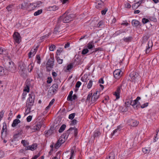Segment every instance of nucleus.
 <instances>
[{
  "instance_id": "nucleus-38",
  "label": "nucleus",
  "mask_w": 159,
  "mask_h": 159,
  "mask_svg": "<svg viewBox=\"0 0 159 159\" xmlns=\"http://www.w3.org/2000/svg\"><path fill=\"white\" fill-rule=\"evenodd\" d=\"M13 5L11 4L9 5L7 7V9L8 11H11L13 8Z\"/></svg>"
},
{
  "instance_id": "nucleus-48",
  "label": "nucleus",
  "mask_w": 159,
  "mask_h": 159,
  "mask_svg": "<svg viewBox=\"0 0 159 159\" xmlns=\"http://www.w3.org/2000/svg\"><path fill=\"white\" fill-rule=\"evenodd\" d=\"M104 25V23L102 21H100L98 22L97 25V27H101Z\"/></svg>"
},
{
  "instance_id": "nucleus-61",
  "label": "nucleus",
  "mask_w": 159,
  "mask_h": 159,
  "mask_svg": "<svg viewBox=\"0 0 159 159\" xmlns=\"http://www.w3.org/2000/svg\"><path fill=\"white\" fill-rule=\"evenodd\" d=\"M148 102L145 103H144V104L142 105L141 106V108H143L147 107L148 106Z\"/></svg>"
},
{
  "instance_id": "nucleus-47",
  "label": "nucleus",
  "mask_w": 159,
  "mask_h": 159,
  "mask_svg": "<svg viewBox=\"0 0 159 159\" xmlns=\"http://www.w3.org/2000/svg\"><path fill=\"white\" fill-rule=\"evenodd\" d=\"M89 51L87 48L84 49L82 51V54L83 55H85L88 53Z\"/></svg>"
},
{
  "instance_id": "nucleus-19",
  "label": "nucleus",
  "mask_w": 159,
  "mask_h": 159,
  "mask_svg": "<svg viewBox=\"0 0 159 159\" xmlns=\"http://www.w3.org/2000/svg\"><path fill=\"white\" fill-rule=\"evenodd\" d=\"M129 76L132 81H134L138 77V74L136 73H131L129 74Z\"/></svg>"
},
{
  "instance_id": "nucleus-52",
  "label": "nucleus",
  "mask_w": 159,
  "mask_h": 159,
  "mask_svg": "<svg viewBox=\"0 0 159 159\" xmlns=\"http://www.w3.org/2000/svg\"><path fill=\"white\" fill-rule=\"evenodd\" d=\"M55 47H56L54 45L52 44L49 47V50L51 51H53Z\"/></svg>"
},
{
  "instance_id": "nucleus-16",
  "label": "nucleus",
  "mask_w": 159,
  "mask_h": 159,
  "mask_svg": "<svg viewBox=\"0 0 159 159\" xmlns=\"http://www.w3.org/2000/svg\"><path fill=\"white\" fill-rule=\"evenodd\" d=\"M2 134H5L6 135L7 134V125L6 123H3V125L2 131Z\"/></svg>"
},
{
  "instance_id": "nucleus-1",
  "label": "nucleus",
  "mask_w": 159,
  "mask_h": 159,
  "mask_svg": "<svg viewBox=\"0 0 159 159\" xmlns=\"http://www.w3.org/2000/svg\"><path fill=\"white\" fill-rule=\"evenodd\" d=\"M68 12H66L62 16H61L58 20V22H62L63 23H68L73 20L75 17L73 14H68Z\"/></svg>"
},
{
  "instance_id": "nucleus-59",
  "label": "nucleus",
  "mask_w": 159,
  "mask_h": 159,
  "mask_svg": "<svg viewBox=\"0 0 159 159\" xmlns=\"http://www.w3.org/2000/svg\"><path fill=\"white\" fill-rule=\"evenodd\" d=\"M52 87L54 89L56 90L58 88V85L57 84H54L52 86Z\"/></svg>"
},
{
  "instance_id": "nucleus-44",
  "label": "nucleus",
  "mask_w": 159,
  "mask_h": 159,
  "mask_svg": "<svg viewBox=\"0 0 159 159\" xmlns=\"http://www.w3.org/2000/svg\"><path fill=\"white\" fill-rule=\"evenodd\" d=\"M125 32V31L123 30H120L116 31L115 33V34L118 35L119 34Z\"/></svg>"
},
{
  "instance_id": "nucleus-57",
  "label": "nucleus",
  "mask_w": 159,
  "mask_h": 159,
  "mask_svg": "<svg viewBox=\"0 0 159 159\" xmlns=\"http://www.w3.org/2000/svg\"><path fill=\"white\" fill-rule=\"evenodd\" d=\"M81 83L79 81H78L76 84V85H75V87L76 88H79L80 86L81 85Z\"/></svg>"
},
{
  "instance_id": "nucleus-31",
  "label": "nucleus",
  "mask_w": 159,
  "mask_h": 159,
  "mask_svg": "<svg viewBox=\"0 0 159 159\" xmlns=\"http://www.w3.org/2000/svg\"><path fill=\"white\" fill-rule=\"evenodd\" d=\"M61 31V29H60V27L58 26H57L54 29V33L55 34H57L58 33H59Z\"/></svg>"
},
{
  "instance_id": "nucleus-51",
  "label": "nucleus",
  "mask_w": 159,
  "mask_h": 159,
  "mask_svg": "<svg viewBox=\"0 0 159 159\" xmlns=\"http://www.w3.org/2000/svg\"><path fill=\"white\" fill-rule=\"evenodd\" d=\"M73 67V65L71 64H69L67 66V70H71Z\"/></svg>"
},
{
  "instance_id": "nucleus-58",
  "label": "nucleus",
  "mask_w": 159,
  "mask_h": 159,
  "mask_svg": "<svg viewBox=\"0 0 159 159\" xmlns=\"http://www.w3.org/2000/svg\"><path fill=\"white\" fill-rule=\"evenodd\" d=\"M77 120L74 119L71 121L70 125H75L77 123Z\"/></svg>"
},
{
  "instance_id": "nucleus-20",
  "label": "nucleus",
  "mask_w": 159,
  "mask_h": 159,
  "mask_svg": "<svg viewBox=\"0 0 159 159\" xmlns=\"http://www.w3.org/2000/svg\"><path fill=\"white\" fill-rule=\"evenodd\" d=\"M30 82L29 81H26V84L25 88L24 91L27 92H29L30 91Z\"/></svg>"
},
{
  "instance_id": "nucleus-26",
  "label": "nucleus",
  "mask_w": 159,
  "mask_h": 159,
  "mask_svg": "<svg viewBox=\"0 0 159 159\" xmlns=\"http://www.w3.org/2000/svg\"><path fill=\"white\" fill-rule=\"evenodd\" d=\"M143 152L145 154L148 153L150 151V149L149 148H145L142 149Z\"/></svg>"
},
{
  "instance_id": "nucleus-21",
  "label": "nucleus",
  "mask_w": 159,
  "mask_h": 159,
  "mask_svg": "<svg viewBox=\"0 0 159 159\" xmlns=\"http://www.w3.org/2000/svg\"><path fill=\"white\" fill-rule=\"evenodd\" d=\"M87 49L91 50L94 48V45L93 41L89 42L86 45Z\"/></svg>"
},
{
  "instance_id": "nucleus-54",
  "label": "nucleus",
  "mask_w": 159,
  "mask_h": 159,
  "mask_svg": "<svg viewBox=\"0 0 159 159\" xmlns=\"http://www.w3.org/2000/svg\"><path fill=\"white\" fill-rule=\"evenodd\" d=\"M108 10V9L107 8H105L104 10H102L101 11V14L102 15H105L107 12V11Z\"/></svg>"
},
{
  "instance_id": "nucleus-13",
  "label": "nucleus",
  "mask_w": 159,
  "mask_h": 159,
  "mask_svg": "<svg viewBox=\"0 0 159 159\" xmlns=\"http://www.w3.org/2000/svg\"><path fill=\"white\" fill-rule=\"evenodd\" d=\"M39 46H37L35 48L32 49L30 52L29 53L28 57L29 58H30L32 56H34L36 53Z\"/></svg>"
},
{
  "instance_id": "nucleus-8",
  "label": "nucleus",
  "mask_w": 159,
  "mask_h": 159,
  "mask_svg": "<svg viewBox=\"0 0 159 159\" xmlns=\"http://www.w3.org/2000/svg\"><path fill=\"white\" fill-rule=\"evenodd\" d=\"M122 74L123 72L119 69L116 70L113 72L114 76L116 79H119L122 76Z\"/></svg>"
},
{
  "instance_id": "nucleus-46",
  "label": "nucleus",
  "mask_w": 159,
  "mask_h": 159,
  "mask_svg": "<svg viewBox=\"0 0 159 159\" xmlns=\"http://www.w3.org/2000/svg\"><path fill=\"white\" fill-rule=\"evenodd\" d=\"M75 115V113H73L70 114L69 116V118L70 120H72L74 118Z\"/></svg>"
},
{
  "instance_id": "nucleus-7",
  "label": "nucleus",
  "mask_w": 159,
  "mask_h": 159,
  "mask_svg": "<svg viewBox=\"0 0 159 159\" xmlns=\"http://www.w3.org/2000/svg\"><path fill=\"white\" fill-rule=\"evenodd\" d=\"M14 41L19 44L21 41V37L20 34L17 32H15L13 35Z\"/></svg>"
},
{
  "instance_id": "nucleus-32",
  "label": "nucleus",
  "mask_w": 159,
  "mask_h": 159,
  "mask_svg": "<svg viewBox=\"0 0 159 159\" xmlns=\"http://www.w3.org/2000/svg\"><path fill=\"white\" fill-rule=\"evenodd\" d=\"M66 127V125H63L60 128L59 130V132L60 133L62 132L65 129Z\"/></svg>"
},
{
  "instance_id": "nucleus-14",
  "label": "nucleus",
  "mask_w": 159,
  "mask_h": 159,
  "mask_svg": "<svg viewBox=\"0 0 159 159\" xmlns=\"http://www.w3.org/2000/svg\"><path fill=\"white\" fill-rule=\"evenodd\" d=\"M59 8L58 6L57 5H53L52 6H49L47 8V10L49 11H55L58 10Z\"/></svg>"
},
{
  "instance_id": "nucleus-23",
  "label": "nucleus",
  "mask_w": 159,
  "mask_h": 159,
  "mask_svg": "<svg viewBox=\"0 0 159 159\" xmlns=\"http://www.w3.org/2000/svg\"><path fill=\"white\" fill-rule=\"evenodd\" d=\"M20 120L18 119H16L14 120L13 123H12L11 124V126L13 127H16L19 123L20 122Z\"/></svg>"
},
{
  "instance_id": "nucleus-22",
  "label": "nucleus",
  "mask_w": 159,
  "mask_h": 159,
  "mask_svg": "<svg viewBox=\"0 0 159 159\" xmlns=\"http://www.w3.org/2000/svg\"><path fill=\"white\" fill-rule=\"evenodd\" d=\"M131 24L133 26L136 27L139 25L140 22L136 20H133L132 21Z\"/></svg>"
},
{
  "instance_id": "nucleus-43",
  "label": "nucleus",
  "mask_w": 159,
  "mask_h": 159,
  "mask_svg": "<svg viewBox=\"0 0 159 159\" xmlns=\"http://www.w3.org/2000/svg\"><path fill=\"white\" fill-rule=\"evenodd\" d=\"M61 145V144L59 142L57 141V143L54 145V147L56 148H58Z\"/></svg>"
},
{
  "instance_id": "nucleus-34",
  "label": "nucleus",
  "mask_w": 159,
  "mask_h": 159,
  "mask_svg": "<svg viewBox=\"0 0 159 159\" xmlns=\"http://www.w3.org/2000/svg\"><path fill=\"white\" fill-rule=\"evenodd\" d=\"M42 11H43L42 9L38 10V11H35L34 13V16H37L39 15L41 13H42Z\"/></svg>"
},
{
  "instance_id": "nucleus-50",
  "label": "nucleus",
  "mask_w": 159,
  "mask_h": 159,
  "mask_svg": "<svg viewBox=\"0 0 159 159\" xmlns=\"http://www.w3.org/2000/svg\"><path fill=\"white\" fill-rule=\"evenodd\" d=\"M75 151L73 149H71L70 155L69 159H72L73 158V156L74 153Z\"/></svg>"
},
{
  "instance_id": "nucleus-6",
  "label": "nucleus",
  "mask_w": 159,
  "mask_h": 159,
  "mask_svg": "<svg viewBox=\"0 0 159 159\" xmlns=\"http://www.w3.org/2000/svg\"><path fill=\"white\" fill-rule=\"evenodd\" d=\"M8 50L4 48H1V55H2V57H3V60L4 61H5V60H6L7 61V58L8 57Z\"/></svg>"
},
{
  "instance_id": "nucleus-5",
  "label": "nucleus",
  "mask_w": 159,
  "mask_h": 159,
  "mask_svg": "<svg viewBox=\"0 0 159 159\" xmlns=\"http://www.w3.org/2000/svg\"><path fill=\"white\" fill-rule=\"evenodd\" d=\"M54 59L53 57H51L48 60L46 65L47 70L50 71L51 69L53 68L54 65Z\"/></svg>"
},
{
  "instance_id": "nucleus-24",
  "label": "nucleus",
  "mask_w": 159,
  "mask_h": 159,
  "mask_svg": "<svg viewBox=\"0 0 159 159\" xmlns=\"http://www.w3.org/2000/svg\"><path fill=\"white\" fill-rule=\"evenodd\" d=\"M100 2L96 6V7L98 9H100L104 7V3L101 0Z\"/></svg>"
},
{
  "instance_id": "nucleus-42",
  "label": "nucleus",
  "mask_w": 159,
  "mask_h": 159,
  "mask_svg": "<svg viewBox=\"0 0 159 159\" xmlns=\"http://www.w3.org/2000/svg\"><path fill=\"white\" fill-rule=\"evenodd\" d=\"M33 6L34 7H32L33 9H34L36 7H38L37 2L33 3L31 4H30L29 5V7H31Z\"/></svg>"
},
{
  "instance_id": "nucleus-53",
  "label": "nucleus",
  "mask_w": 159,
  "mask_h": 159,
  "mask_svg": "<svg viewBox=\"0 0 159 159\" xmlns=\"http://www.w3.org/2000/svg\"><path fill=\"white\" fill-rule=\"evenodd\" d=\"M73 128V129L72 130H70V131H72L73 130H74V135L75 136H76L77 135V134H78L77 129V128Z\"/></svg>"
},
{
  "instance_id": "nucleus-30",
  "label": "nucleus",
  "mask_w": 159,
  "mask_h": 159,
  "mask_svg": "<svg viewBox=\"0 0 159 159\" xmlns=\"http://www.w3.org/2000/svg\"><path fill=\"white\" fill-rule=\"evenodd\" d=\"M56 58L59 64H61L62 63L63 59H61L59 56H57Z\"/></svg>"
},
{
  "instance_id": "nucleus-35",
  "label": "nucleus",
  "mask_w": 159,
  "mask_h": 159,
  "mask_svg": "<svg viewBox=\"0 0 159 159\" xmlns=\"http://www.w3.org/2000/svg\"><path fill=\"white\" fill-rule=\"evenodd\" d=\"M36 62L40 64L41 62V58L39 55H37L36 56Z\"/></svg>"
},
{
  "instance_id": "nucleus-36",
  "label": "nucleus",
  "mask_w": 159,
  "mask_h": 159,
  "mask_svg": "<svg viewBox=\"0 0 159 159\" xmlns=\"http://www.w3.org/2000/svg\"><path fill=\"white\" fill-rule=\"evenodd\" d=\"M33 63H30L28 66V70L29 72H31L33 69Z\"/></svg>"
},
{
  "instance_id": "nucleus-29",
  "label": "nucleus",
  "mask_w": 159,
  "mask_h": 159,
  "mask_svg": "<svg viewBox=\"0 0 159 159\" xmlns=\"http://www.w3.org/2000/svg\"><path fill=\"white\" fill-rule=\"evenodd\" d=\"M101 134L100 132L99 131H95L94 133L93 137L94 138H98Z\"/></svg>"
},
{
  "instance_id": "nucleus-18",
  "label": "nucleus",
  "mask_w": 159,
  "mask_h": 159,
  "mask_svg": "<svg viewBox=\"0 0 159 159\" xmlns=\"http://www.w3.org/2000/svg\"><path fill=\"white\" fill-rule=\"evenodd\" d=\"M37 145L35 144H33L31 146H29L26 147L25 148V150H30L33 151L36 149Z\"/></svg>"
},
{
  "instance_id": "nucleus-41",
  "label": "nucleus",
  "mask_w": 159,
  "mask_h": 159,
  "mask_svg": "<svg viewBox=\"0 0 159 159\" xmlns=\"http://www.w3.org/2000/svg\"><path fill=\"white\" fill-rule=\"evenodd\" d=\"M131 37H127L125 38H124L123 39V40L124 41L126 42H128L131 40Z\"/></svg>"
},
{
  "instance_id": "nucleus-12",
  "label": "nucleus",
  "mask_w": 159,
  "mask_h": 159,
  "mask_svg": "<svg viewBox=\"0 0 159 159\" xmlns=\"http://www.w3.org/2000/svg\"><path fill=\"white\" fill-rule=\"evenodd\" d=\"M152 46V41H149L147 44L146 49L145 50V52L147 54L149 53L151 51Z\"/></svg>"
},
{
  "instance_id": "nucleus-55",
  "label": "nucleus",
  "mask_w": 159,
  "mask_h": 159,
  "mask_svg": "<svg viewBox=\"0 0 159 159\" xmlns=\"http://www.w3.org/2000/svg\"><path fill=\"white\" fill-rule=\"evenodd\" d=\"M21 143L25 147L28 145L27 142L25 140H22L21 141Z\"/></svg>"
},
{
  "instance_id": "nucleus-27",
  "label": "nucleus",
  "mask_w": 159,
  "mask_h": 159,
  "mask_svg": "<svg viewBox=\"0 0 159 159\" xmlns=\"http://www.w3.org/2000/svg\"><path fill=\"white\" fill-rule=\"evenodd\" d=\"M63 51V48H60L57 50L56 52V55L57 56H59L61 55V53Z\"/></svg>"
},
{
  "instance_id": "nucleus-15",
  "label": "nucleus",
  "mask_w": 159,
  "mask_h": 159,
  "mask_svg": "<svg viewBox=\"0 0 159 159\" xmlns=\"http://www.w3.org/2000/svg\"><path fill=\"white\" fill-rule=\"evenodd\" d=\"M19 7L20 8L23 9H27L29 8V5L27 2H24L21 5H19Z\"/></svg>"
},
{
  "instance_id": "nucleus-49",
  "label": "nucleus",
  "mask_w": 159,
  "mask_h": 159,
  "mask_svg": "<svg viewBox=\"0 0 159 159\" xmlns=\"http://www.w3.org/2000/svg\"><path fill=\"white\" fill-rule=\"evenodd\" d=\"M113 94L116 96V99H118L120 98V94L114 92Z\"/></svg>"
},
{
  "instance_id": "nucleus-37",
  "label": "nucleus",
  "mask_w": 159,
  "mask_h": 159,
  "mask_svg": "<svg viewBox=\"0 0 159 159\" xmlns=\"http://www.w3.org/2000/svg\"><path fill=\"white\" fill-rule=\"evenodd\" d=\"M122 88V86H118L117 88L116 89L115 92L117 93H120L121 92V89Z\"/></svg>"
},
{
  "instance_id": "nucleus-40",
  "label": "nucleus",
  "mask_w": 159,
  "mask_h": 159,
  "mask_svg": "<svg viewBox=\"0 0 159 159\" xmlns=\"http://www.w3.org/2000/svg\"><path fill=\"white\" fill-rule=\"evenodd\" d=\"M92 92L89 93L86 98V101H90V98L91 97H92Z\"/></svg>"
},
{
  "instance_id": "nucleus-56",
  "label": "nucleus",
  "mask_w": 159,
  "mask_h": 159,
  "mask_svg": "<svg viewBox=\"0 0 159 159\" xmlns=\"http://www.w3.org/2000/svg\"><path fill=\"white\" fill-rule=\"evenodd\" d=\"M32 116H28L26 118L27 121L28 122H30L32 120Z\"/></svg>"
},
{
  "instance_id": "nucleus-3",
  "label": "nucleus",
  "mask_w": 159,
  "mask_h": 159,
  "mask_svg": "<svg viewBox=\"0 0 159 159\" xmlns=\"http://www.w3.org/2000/svg\"><path fill=\"white\" fill-rule=\"evenodd\" d=\"M29 97L28 98L26 102L27 109L26 110V112L28 110H30V107L33 105L34 102V97L33 94H29Z\"/></svg>"
},
{
  "instance_id": "nucleus-11",
  "label": "nucleus",
  "mask_w": 159,
  "mask_h": 159,
  "mask_svg": "<svg viewBox=\"0 0 159 159\" xmlns=\"http://www.w3.org/2000/svg\"><path fill=\"white\" fill-rule=\"evenodd\" d=\"M99 97V94L98 93L97 91L94 93L91 97V103H95L98 99Z\"/></svg>"
},
{
  "instance_id": "nucleus-60",
  "label": "nucleus",
  "mask_w": 159,
  "mask_h": 159,
  "mask_svg": "<svg viewBox=\"0 0 159 159\" xmlns=\"http://www.w3.org/2000/svg\"><path fill=\"white\" fill-rule=\"evenodd\" d=\"M142 21L143 23L144 24L146 23L149 21V20L148 19H147L145 18H143L142 19Z\"/></svg>"
},
{
  "instance_id": "nucleus-4",
  "label": "nucleus",
  "mask_w": 159,
  "mask_h": 159,
  "mask_svg": "<svg viewBox=\"0 0 159 159\" xmlns=\"http://www.w3.org/2000/svg\"><path fill=\"white\" fill-rule=\"evenodd\" d=\"M73 129V128H70L66 132L61 136L57 141L61 144L63 143L65 141L66 139H67L70 133V130Z\"/></svg>"
},
{
  "instance_id": "nucleus-28",
  "label": "nucleus",
  "mask_w": 159,
  "mask_h": 159,
  "mask_svg": "<svg viewBox=\"0 0 159 159\" xmlns=\"http://www.w3.org/2000/svg\"><path fill=\"white\" fill-rule=\"evenodd\" d=\"M61 156V153L60 152H57L56 154V156L53 157L52 159H60Z\"/></svg>"
},
{
  "instance_id": "nucleus-2",
  "label": "nucleus",
  "mask_w": 159,
  "mask_h": 159,
  "mask_svg": "<svg viewBox=\"0 0 159 159\" xmlns=\"http://www.w3.org/2000/svg\"><path fill=\"white\" fill-rule=\"evenodd\" d=\"M6 67L7 70L11 72L14 73L16 70V66L14 63L11 60L9 59L6 65Z\"/></svg>"
},
{
  "instance_id": "nucleus-63",
  "label": "nucleus",
  "mask_w": 159,
  "mask_h": 159,
  "mask_svg": "<svg viewBox=\"0 0 159 159\" xmlns=\"http://www.w3.org/2000/svg\"><path fill=\"white\" fill-rule=\"evenodd\" d=\"M109 99V98L108 97H106L105 98V99L104 100L102 101V102L103 103H106L107 102V100Z\"/></svg>"
},
{
  "instance_id": "nucleus-33",
  "label": "nucleus",
  "mask_w": 159,
  "mask_h": 159,
  "mask_svg": "<svg viewBox=\"0 0 159 159\" xmlns=\"http://www.w3.org/2000/svg\"><path fill=\"white\" fill-rule=\"evenodd\" d=\"M107 159H115V155L113 153H110Z\"/></svg>"
},
{
  "instance_id": "nucleus-39",
  "label": "nucleus",
  "mask_w": 159,
  "mask_h": 159,
  "mask_svg": "<svg viewBox=\"0 0 159 159\" xmlns=\"http://www.w3.org/2000/svg\"><path fill=\"white\" fill-rule=\"evenodd\" d=\"M93 85V81L92 80H90L87 85V87L88 89H90L92 87Z\"/></svg>"
},
{
  "instance_id": "nucleus-62",
  "label": "nucleus",
  "mask_w": 159,
  "mask_h": 159,
  "mask_svg": "<svg viewBox=\"0 0 159 159\" xmlns=\"http://www.w3.org/2000/svg\"><path fill=\"white\" fill-rule=\"evenodd\" d=\"M52 75L53 79H55L56 77L57 76V74L55 72L53 71L52 73Z\"/></svg>"
},
{
  "instance_id": "nucleus-10",
  "label": "nucleus",
  "mask_w": 159,
  "mask_h": 159,
  "mask_svg": "<svg viewBox=\"0 0 159 159\" xmlns=\"http://www.w3.org/2000/svg\"><path fill=\"white\" fill-rule=\"evenodd\" d=\"M127 123L131 126L136 127L138 125L139 122L135 120L130 119L128 121Z\"/></svg>"
},
{
  "instance_id": "nucleus-17",
  "label": "nucleus",
  "mask_w": 159,
  "mask_h": 159,
  "mask_svg": "<svg viewBox=\"0 0 159 159\" xmlns=\"http://www.w3.org/2000/svg\"><path fill=\"white\" fill-rule=\"evenodd\" d=\"M131 105V99L126 100V101L125 103V109L123 111H127V107Z\"/></svg>"
},
{
  "instance_id": "nucleus-45",
  "label": "nucleus",
  "mask_w": 159,
  "mask_h": 159,
  "mask_svg": "<svg viewBox=\"0 0 159 159\" xmlns=\"http://www.w3.org/2000/svg\"><path fill=\"white\" fill-rule=\"evenodd\" d=\"M125 7L126 8H129L131 7V5L129 3L127 2H125Z\"/></svg>"
},
{
  "instance_id": "nucleus-25",
  "label": "nucleus",
  "mask_w": 159,
  "mask_h": 159,
  "mask_svg": "<svg viewBox=\"0 0 159 159\" xmlns=\"http://www.w3.org/2000/svg\"><path fill=\"white\" fill-rule=\"evenodd\" d=\"M42 125L40 123H38L35 126H34V129L35 130H38L41 128Z\"/></svg>"
},
{
  "instance_id": "nucleus-64",
  "label": "nucleus",
  "mask_w": 159,
  "mask_h": 159,
  "mask_svg": "<svg viewBox=\"0 0 159 159\" xmlns=\"http://www.w3.org/2000/svg\"><path fill=\"white\" fill-rule=\"evenodd\" d=\"M52 80L51 77H48V80L47 82L48 84H50L52 82Z\"/></svg>"
},
{
  "instance_id": "nucleus-9",
  "label": "nucleus",
  "mask_w": 159,
  "mask_h": 159,
  "mask_svg": "<svg viewBox=\"0 0 159 159\" xmlns=\"http://www.w3.org/2000/svg\"><path fill=\"white\" fill-rule=\"evenodd\" d=\"M141 98L139 97H138L136 98L133 101H132L131 99V105H132L134 108L137 109L138 106L139 104L138 100L140 99Z\"/></svg>"
}]
</instances>
